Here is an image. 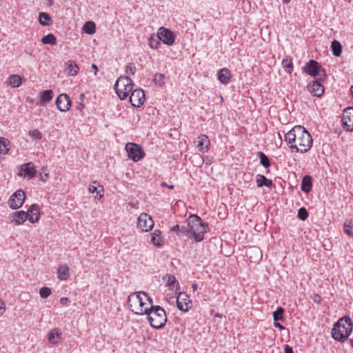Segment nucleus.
Instances as JSON below:
<instances>
[{
    "instance_id": "f257e3e1",
    "label": "nucleus",
    "mask_w": 353,
    "mask_h": 353,
    "mask_svg": "<svg viewBox=\"0 0 353 353\" xmlns=\"http://www.w3.org/2000/svg\"><path fill=\"white\" fill-rule=\"evenodd\" d=\"M285 141L296 152L304 153L312 145V138L308 131L301 125H296L285 134Z\"/></svg>"
},
{
    "instance_id": "f03ea898",
    "label": "nucleus",
    "mask_w": 353,
    "mask_h": 353,
    "mask_svg": "<svg viewBox=\"0 0 353 353\" xmlns=\"http://www.w3.org/2000/svg\"><path fill=\"white\" fill-rule=\"evenodd\" d=\"M353 330V322L349 316H345L334 323L332 329V337L339 342L347 340Z\"/></svg>"
},
{
    "instance_id": "7ed1b4c3",
    "label": "nucleus",
    "mask_w": 353,
    "mask_h": 353,
    "mask_svg": "<svg viewBox=\"0 0 353 353\" xmlns=\"http://www.w3.org/2000/svg\"><path fill=\"white\" fill-rule=\"evenodd\" d=\"M188 225L190 227L192 239L195 242H200L203 239L204 234L207 232L208 225L203 222L197 215L192 214L188 219Z\"/></svg>"
},
{
    "instance_id": "20e7f679",
    "label": "nucleus",
    "mask_w": 353,
    "mask_h": 353,
    "mask_svg": "<svg viewBox=\"0 0 353 353\" xmlns=\"http://www.w3.org/2000/svg\"><path fill=\"white\" fill-rule=\"evenodd\" d=\"M152 327L155 329L163 327L167 322V316L165 310L159 305H151L145 313Z\"/></svg>"
},
{
    "instance_id": "39448f33",
    "label": "nucleus",
    "mask_w": 353,
    "mask_h": 353,
    "mask_svg": "<svg viewBox=\"0 0 353 353\" xmlns=\"http://www.w3.org/2000/svg\"><path fill=\"white\" fill-rule=\"evenodd\" d=\"M141 292H134L128 296V303L129 308L135 314H145L150 307H145L146 302L141 296Z\"/></svg>"
},
{
    "instance_id": "423d86ee",
    "label": "nucleus",
    "mask_w": 353,
    "mask_h": 353,
    "mask_svg": "<svg viewBox=\"0 0 353 353\" xmlns=\"http://www.w3.org/2000/svg\"><path fill=\"white\" fill-rule=\"evenodd\" d=\"M133 84L132 79L127 77H120L115 83L114 89L121 100L125 99L132 92Z\"/></svg>"
},
{
    "instance_id": "0eeeda50",
    "label": "nucleus",
    "mask_w": 353,
    "mask_h": 353,
    "mask_svg": "<svg viewBox=\"0 0 353 353\" xmlns=\"http://www.w3.org/2000/svg\"><path fill=\"white\" fill-rule=\"evenodd\" d=\"M303 72L313 77L319 81H325L327 78V74L320 64L314 60H310L303 68Z\"/></svg>"
},
{
    "instance_id": "6e6552de",
    "label": "nucleus",
    "mask_w": 353,
    "mask_h": 353,
    "mask_svg": "<svg viewBox=\"0 0 353 353\" xmlns=\"http://www.w3.org/2000/svg\"><path fill=\"white\" fill-rule=\"evenodd\" d=\"M125 150L128 157L134 162H137L145 157V152L141 147L136 143H128Z\"/></svg>"
},
{
    "instance_id": "1a4fd4ad",
    "label": "nucleus",
    "mask_w": 353,
    "mask_h": 353,
    "mask_svg": "<svg viewBox=\"0 0 353 353\" xmlns=\"http://www.w3.org/2000/svg\"><path fill=\"white\" fill-rule=\"evenodd\" d=\"M157 37L163 43L167 46H172L175 42L176 35L173 31L165 27L159 28Z\"/></svg>"
},
{
    "instance_id": "9d476101",
    "label": "nucleus",
    "mask_w": 353,
    "mask_h": 353,
    "mask_svg": "<svg viewBox=\"0 0 353 353\" xmlns=\"http://www.w3.org/2000/svg\"><path fill=\"white\" fill-rule=\"evenodd\" d=\"M25 199V192L22 190H18L10 197L8 205L11 209L17 210L23 205Z\"/></svg>"
},
{
    "instance_id": "9b49d317",
    "label": "nucleus",
    "mask_w": 353,
    "mask_h": 353,
    "mask_svg": "<svg viewBox=\"0 0 353 353\" xmlns=\"http://www.w3.org/2000/svg\"><path fill=\"white\" fill-rule=\"evenodd\" d=\"M137 225L142 231L148 232L153 228L154 221L148 214L141 213L138 217Z\"/></svg>"
},
{
    "instance_id": "f8f14e48",
    "label": "nucleus",
    "mask_w": 353,
    "mask_h": 353,
    "mask_svg": "<svg viewBox=\"0 0 353 353\" xmlns=\"http://www.w3.org/2000/svg\"><path fill=\"white\" fill-rule=\"evenodd\" d=\"M130 102L134 107L141 106L145 101V94L143 90L136 89L132 90L130 96Z\"/></svg>"
},
{
    "instance_id": "ddd939ff",
    "label": "nucleus",
    "mask_w": 353,
    "mask_h": 353,
    "mask_svg": "<svg viewBox=\"0 0 353 353\" xmlns=\"http://www.w3.org/2000/svg\"><path fill=\"white\" fill-rule=\"evenodd\" d=\"M342 122L347 131H353V107H348L344 110Z\"/></svg>"
},
{
    "instance_id": "4468645a",
    "label": "nucleus",
    "mask_w": 353,
    "mask_h": 353,
    "mask_svg": "<svg viewBox=\"0 0 353 353\" xmlns=\"http://www.w3.org/2000/svg\"><path fill=\"white\" fill-rule=\"evenodd\" d=\"M56 105L61 112H65L71 107V100L68 94H61L56 99Z\"/></svg>"
},
{
    "instance_id": "2eb2a0df",
    "label": "nucleus",
    "mask_w": 353,
    "mask_h": 353,
    "mask_svg": "<svg viewBox=\"0 0 353 353\" xmlns=\"http://www.w3.org/2000/svg\"><path fill=\"white\" fill-rule=\"evenodd\" d=\"M191 303L189 296L185 292H179L176 299V307L183 312L188 311V305Z\"/></svg>"
},
{
    "instance_id": "dca6fc26",
    "label": "nucleus",
    "mask_w": 353,
    "mask_h": 353,
    "mask_svg": "<svg viewBox=\"0 0 353 353\" xmlns=\"http://www.w3.org/2000/svg\"><path fill=\"white\" fill-rule=\"evenodd\" d=\"M322 81L315 79L310 83L308 90L314 97H320L324 92V87L321 84Z\"/></svg>"
},
{
    "instance_id": "f3484780",
    "label": "nucleus",
    "mask_w": 353,
    "mask_h": 353,
    "mask_svg": "<svg viewBox=\"0 0 353 353\" xmlns=\"http://www.w3.org/2000/svg\"><path fill=\"white\" fill-rule=\"evenodd\" d=\"M26 213H28V220L31 223H35L40 219V208L37 204H32L28 208Z\"/></svg>"
},
{
    "instance_id": "a211bd4d",
    "label": "nucleus",
    "mask_w": 353,
    "mask_h": 353,
    "mask_svg": "<svg viewBox=\"0 0 353 353\" xmlns=\"http://www.w3.org/2000/svg\"><path fill=\"white\" fill-rule=\"evenodd\" d=\"M37 171L32 163H24L21 167L20 176H28L32 179L36 176Z\"/></svg>"
},
{
    "instance_id": "6ab92c4d",
    "label": "nucleus",
    "mask_w": 353,
    "mask_h": 353,
    "mask_svg": "<svg viewBox=\"0 0 353 353\" xmlns=\"http://www.w3.org/2000/svg\"><path fill=\"white\" fill-rule=\"evenodd\" d=\"M28 217V213L23 210L15 212L10 214L11 221L17 225L23 224Z\"/></svg>"
},
{
    "instance_id": "aec40b11",
    "label": "nucleus",
    "mask_w": 353,
    "mask_h": 353,
    "mask_svg": "<svg viewBox=\"0 0 353 353\" xmlns=\"http://www.w3.org/2000/svg\"><path fill=\"white\" fill-rule=\"evenodd\" d=\"M217 78L221 83L227 85L232 78L230 70L226 68L220 69L217 72Z\"/></svg>"
},
{
    "instance_id": "412c9836",
    "label": "nucleus",
    "mask_w": 353,
    "mask_h": 353,
    "mask_svg": "<svg viewBox=\"0 0 353 353\" xmlns=\"http://www.w3.org/2000/svg\"><path fill=\"white\" fill-rule=\"evenodd\" d=\"M163 280L166 282V285L170 289L176 290L179 289V283L174 275L167 274L163 277Z\"/></svg>"
},
{
    "instance_id": "4be33fe9",
    "label": "nucleus",
    "mask_w": 353,
    "mask_h": 353,
    "mask_svg": "<svg viewBox=\"0 0 353 353\" xmlns=\"http://www.w3.org/2000/svg\"><path fill=\"white\" fill-rule=\"evenodd\" d=\"M198 139L197 148L199 150L203 152L208 150V145L210 144L208 137L205 134H201L198 137Z\"/></svg>"
},
{
    "instance_id": "5701e85b",
    "label": "nucleus",
    "mask_w": 353,
    "mask_h": 353,
    "mask_svg": "<svg viewBox=\"0 0 353 353\" xmlns=\"http://www.w3.org/2000/svg\"><path fill=\"white\" fill-rule=\"evenodd\" d=\"M70 276L69 267L66 264L60 265L57 269V278L65 281Z\"/></svg>"
},
{
    "instance_id": "b1692460",
    "label": "nucleus",
    "mask_w": 353,
    "mask_h": 353,
    "mask_svg": "<svg viewBox=\"0 0 353 353\" xmlns=\"http://www.w3.org/2000/svg\"><path fill=\"white\" fill-rule=\"evenodd\" d=\"M89 191L92 194L96 193L95 198L101 199L103 196L101 192L103 191V188L99 185L97 181H93L89 187Z\"/></svg>"
},
{
    "instance_id": "393cba45",
    "label": "nucleus",
    "mask_w": 353,
    "mask_h": 353,
    "mask_svg": "<svg viewBox=\"0 0 353 353\" xmlns=\"http://www.w3.org/2000/svg\"><path fill=\"white\" fill-rule=\"evenodd\" d=\"M256 184H257V186L259 188L263 187V186L270 188L273 185L272 181L270 179H268L264 175H262V174L257 175Z\"/></svg>"
},
{
    "instance_id": "a878e982",
    "label": "nucleus",
    "mask_w": 353,
    "mask_h": 353,
    "mask_svg": "<svg viewBox=\"0 0 353 353\" xmlns=\"http://www.w3.org/2000/svg\"><path fill=\"white\" fill-rule=\"evenodd\" d=\"M312 177L309 175L305 176L301 182V190L308 193L312 189Z\"/></svg>"
},
{
    "instance_id": "bb28decb",
    "label": "nucleus",
    "mask_w": 353,
    "mask_h": 353,
    "mask_svg": "<svg viewBox=\"0 0 353 353\" xmlns=\"http://www.w3.org/2000/svg\"><path fill=\"white\" fill-rule=\"evenodd\" d=\"M61 333L57 329H53L48 333V341L55 345L58 343V340L61 339Z\"/></svg>"
},
{
    "instance_id": "cd10ccee",
    "label": "nucleus",
    "mask_w": 353,
    "mask_h": 353,
    "mask_svg": "<svg viewBox=\"0 0 353 353\" xmlns=\"http://www.w3.org/2000/svg\"><path fill=\"white\" fill-rule=\"evenodd\" d=\"M39 23L43 26H49L52 23V19L49 14L40 12L39 15Z\"/></svg>"
},
{
    "instance_id": "c85d7f7f",
    "label": "nucleus",
    "mask_w": 353,
    "mask_h": 353,
    "mask_svg": "<svg viewBox=\"0 0 353 353\" xmlns=\"http://www.w3.org/2000/svg\"><path fill=\"white\" fill-rule=\"evenodd\" d=\"M10 141L5 137L0 138V154L6 155L10 151Z\"/></svg>"
},
{
    "instance_id": "c756f323",
    "label": "nucleus",
    "mask_w": 353,
    "mask_h": 353,
    "mask_svg": "<svg viewBox=\"0 0 353 353\" xmlns=\"http://www.w3.org/2000/svg\"><path fill=\"white\" fill-rule=\"evenodd\" d=\"M151 242L154 245L157 247H161L162 245V238L161 236L160 230H156L154 231L151 236Z\"/></svg>"
},
{
    "instance_id": "7c9ffc66",
    "label": "nucleus",
    "mask_w": 353,
    "mask_h": 353,
    "mask_svg": "<svg viewBox=\"0 0 353 353\" xmlns=\"http://www.w3.org/2000/svg\"><path fill=\"white\" fill-rule=\"evenodd\" d=\"M66 70H68V73L69 75L75 76L79 72V68L77 63L72 61H69L67 63Z\"/></svg>"
},
{
    "instance_id": "2f4dec72",
    "label": "nucleus",
    "mask_w": 353,
    "mask_h": 353,
    "mask_svg": "<svg viewBox=\"0 0 353 353\" xmlns=\"http://www.w3.org/2000/svg\"><path fill=\"white\" fill-rule=\"evenodd\" d=\"M332 54L336 57H339L342 53V46L341 43L336 40H334L331 43Z\"/></svg>"
},
{
    "instance_id": "473e14b6",
    "label": "nucleus",
    "mask_w": 353,
    "mask_h": 353,
    "mask_svg": "<svg viewBox=\"0 0 353 353\" xmlns=\"http://www.w3.org/2000/svg\"><path fill=\"white\" fill-rule=\"evenodd\" d=\"M53 92L51 90H47L41 93L40 102L41 104H45L52 99Z\"/></svg>"
},
{
    "instance_id": "72a5a7b5",
    "label": "nucleus",
    "mask_w": 353,
    "mask_h": 353,
    "mask_svg": "<svg viewBox=\"0 0 353 353\" xmlns=\"http://www.w3.org/2000/svg\"><path fill=\"white\" fill-rule=\"evenodd\" d=\"M10 85L13 88H18L22 83V78L17 74H12L9 77Z\"/></svg>"
},
{
    "instance_id": "f704fd0d",
    "label": "nucleus",
    "mask_w": 353,
    "mask_h": 353,
    "mask_svg": "<svg viewBox=\"0 0 353 353\" xmlns=\"http://www.w3.org/2000/svg\"><path fill=\"white\" fill-rule=\"evenodd\" d=\"M344 232L350 236H353V220L347 219L344 223Z\"/></svg>"
},
{
    "instance_id": "c9c22d12",
    "label": "nucleus",
    "mask_w": 353,
    "mask_h": 353,
    "mask_svg": "<svg viewBox=\"0 0 353 353\" xmlns=\"http://www.w3.org/2000/svg\"><path fill=\"white\" fill-rule=\"evenodd\" d=\"M283 68L288 74H291L293 70V64L290 57H286L282 61Z\"/></svg>"
},
{
    "instance_id": "e433bc0d",
    "label": "nucleus",
    "mask_w": 353,
    "mask_h": 353,
    "mask_svg": "<svg viewBox=\"0 0 353 353\" xmlns=\"http://www.w3.org/2000/svg\"><path fill=\"white\" fill-rule=\"evenodd\" d=\"M41 42L43 44L54 46L57 44V39L53 34H48L41 39Z\"/></svg>"
},
{
    "instance_id": "4c0bfd02",
    "label": "nucleus",
    "mask_w": 353,
    "mask_h": 353,
    "mask_svg": "<svg viewBox=\"0 0 353 353\" xmlns=\"http://www.w3.org/2000/svg\"><path fill=\"white\" fill-rule=\"evenodd\" d=\"M84 32L88 34H92L95 32L96 26L92 21H87L83 28Z\"/></svg>"
},
{
    "instance_id": "58836bf2",
    "label": "nucleus",
    "mask_w": 353,
    "mask_h": 353,
    "mask_svg": "<svg viewBox=\"0 0 353 353\" xmlns=\"http://www.w3.org/2000/svg\"><path fill=\"white\" fill-rule=\"evenodd\" d=\"M164 79H165V76L163 74L157 73V74H155V75L154 77L153 81L156 85H157L159 87H162L165 84Z\"/></svg>"
},
{
    "instance_id": "ea45409f",
    "label": "nucleus",
    "mask_w": 353,
    "mask_h": 353,
    "mask_svg": "<svg viewBox=\"0 0 353 353\" xmlns=\"http://www.w3.org/2000/svg\"><path fill=\"white\" fill-rule=\"evenodd\" d=\"M258 154L260 158L261 164L265 168H269L270 166V162L268 157L262 152H259Z\"/></svg>"
},
{
    "instance_id": "a19ab883",
    "label": "nucleus",
    "mask_w": 353,
    "mask_h": 353,
    "mask_svg": "<svg viewBox=\"0 0 353 353\" xmlns=\"http://www.w3.org/2000/svg\"><path fill=\"white\" fill-rule=\"evenodd\" d=\"M285 310L283 307H279L276 311L273 312V319L274 321H278L283 319V313Z\"/></svg>"
},
{
    "instance_id": "79ce46f5",
    "label": "nucleus",
    "mask_w": 353,
    "mask_h": 353,
    "mask_svg": "<svg viewBox=\"0 0 353 353\" xmlns=\"http://www.w3.org/2000/svg\"><path fill=\"white\" fill-rule=\"evenodd\" d=\"M52 293L50 288L48 287H43L39 290L40 296L43 299L48 298Z\"/></svg>"
},
{
    "instance_id": "37998d69",
    "label": "nucleus",
    "mask_w": 353,
    "mask_h": 353,
    "mask_svg": "<svg viewBox=\"0 0 353 353\" xmlns=\"http://www.w3.org/2000/svg\"><path fill=\"white\" fill-rule=\"evenodd\" d=\"M308 216V212L305 208H301L297 214V217L301 220L305 221Z\"/></svg>"
},
{
    "instance_id": "c03bdc74",
    "label": "nucleus",
    "mask_w": 353,
    "mask_h": 353,
    "mask_svg": "<svg viewBox=\"0 0 353 353\" xmlns=\"http://www.w3.org/2000/svg\"><path fill=\"white\" fill-rule=\"evenodd\" d=\"M28 134L34 139L39 140L42 138L41 132L37 129L30 130Z\"/></svg>"
},
{
    "instance_id": "a18cd8bd",
    "label": "nucleus",
    "mask_w": 353,
    "mask_h": 353,
    "mask_svg": "<svg viewBox=\"0 0 353 353\" xmlns=\"http://www.w3.org/2000/svg\"><path fill=\"white\" fill-rule=\"evenodd\" d=\"M179 232L185 234L189 239H192L190 227L188 225L180 227Z\"/></svg>"
},
{
    "instance_id": "49530a36",
    "label": "nucleus",
    "mask_w": 353,
    "mask_h": 353,
    "mask_svg": "<svg viewBox=\"0 0 353 353\" xmlns=\"http://www.w3.org/2000/svg\"><path fill=\"white\" fill-rule=\"evenodd\" d=\"M254 253L256 255V259L261 258L262 254L261 251L259 250V248L253 247L250 248V250L247 252V254Z\"/></svg>"
},
{
    "instance_id": "de8ad7c7",
    "label": "nucleus",
    "mask_w": 353,
    "mask_h": 353,
    "mask_svg": "<svg viewBox=\"0 0 353 353\" xmlns=\"http://www.w3.org/2000/svg\"><path fill=\"white\" fill-rule=\"evenodd\" d=\"M136 71V67L133 63H129L125 67V72L131 74H134Z\"/></svg>"
},
{
    "instance_id": "09e8293b",
    "label": "nucleus",
    "mask_w": 353,
    "mask_h": 353,
    "mask_svg": "<svg viewBox=\"0 0 353 353\" xmlns=\"http://www.w3.org/2000/svg\"><path fill=\"white\" fill-rule=\"evenodd\" d=\"M149 45L151 48L157 49L159 46L161 45V43L159 41L154 40L153 39H151L149 41Z\"/></svg>"
},
{
    "instance_id": "8fccbe9b",
    "label": "nucleus",
    "mask_w": 353,
    "mask_h": 353,
    "mask_svg": "<svg viewBox=\"0 0 353 353\" xmlns=\"http://www.w3.org/2000/svg\"><path fill=\"white\" fill-rule=\"evenodd\" d=\"M6 311L5 303L0 299V316H2Z\"/></svg>"
},
{
    "instance_id": "3c124183",
    "label": "nucleus",
    "mask_w": 353,
    "mask_h": 353,
    "mask_svg": "<svg viewBox=\"0 0 353 353\" xmlns=\"http://www.w3.org/2000/svg\"><path fill=\"white\" fill-rule=\"evenodd\" d=\"M39 176L41 181L46 182L49 178V174L45 173L44 175H43L41 173H39Z\"/></svg>"
},
{
    "instance_id": "603ef678",
    "label": "nucleus",
    "mask_w": 353,
    "mask_h": 353,
    "mask_svg": "<svg viewBox=\"0 0 353 353\" xmlns=\"http://www.w3.org/2000/svg\"><path fill=\"white\" fill-rule=\"evenodd\" d=\"M312 300L314 302L316 303H320L321 302V297L318 294H314L312 296Z\"/></svg>"
},
{
    "instance_id": "864d4df0",
    "label": "nucleus",
    "mask_w": 353,
    "mask_h": 353,
    "mask_svg": "<svg viewBox=\"0 0 353 353\" xmlns=\"http://www.w3.org/2000/svg\"><path fill=\"white\" fill-rule=\"evenodd\" d=\"M141 292V294H143L145 296L146 301H148L149 302L150 307H151V305H152V303H153L152 298L148 296V295L146 292Z\"/></svg>"
},
{
    "instance_id": "5fc2aeb1",
    "label": "nucleus",
    "mask_w": 353,
    "mask_h": 353,
    "mask_svg": "<svg viewBox=\"0 0 353 353\" xmlns=\"http://www.w3.org/2000/svg\"><path fill=\"white\" fill-rule=\"evenodd\" d=\"M284 353H294L292 348L288 345H285L284 348Z\"/></svg>"
},
{
    "instance_id": "6e6d98bb",
    "label": "nucleus",
    "mask_w": 353,
    "mask_h": 353,
    "mask_svg": "<svg viewBox=\"0 0 353 353\" xmlns=\"http://www.w3.org/2000/svg\"><path fill=\"white\" fill-rule=\"evenodd\" d=\"M68 299L67 297H62L60 299V303L62 304V305H66L68 303Z\"/></svg>"
},
{
    "instance_id": "4d7b16f0",
    "label": "nucleus",
    "mask_w": 353,
    "mask_h": 353,
    "mask_svg": "<svg viewBox=\"0 0 353 353\" xmlns=\"http://www.w3.org/2000/svg\"><path fill=\"white\" fill-rule=\"evenodd\" d=\"M92 69L93 70V72H94V75H97L98 71H99V69H98V67L96 64L93 63L92 65Z\"/></svg>"
},
{
    "instance_id": "13d9d810",
    "label": "nucleus",
    "mask_w": 353,
    "mask_h": 353,
    "mask_svg": "<svg viewBox=\"0 0 353 353\" xmlns=\"http://www.w3.org/2000/svg\"><path fill=\"white\" fill-rule=\"evenodd\" d=\"M274 326L276 327H278L281 330H283L285 328L284 326H283L281 323H278L277 321H275Z\"/></svg>"
},
{
    "instance_id": "bf43d9fd",
    "label": "nucleus",
    "mask_w": 353,
    "mask_h": 353,
    "mask_svg": "<svg viewBox=\"0 0 353 353\" xmlns=\"http://www.w3.org/2000/svg\"><path fill=\"white\" fill-rule=\"evenodd\" d=\"M179 230H180V226L179 225H176L172 228L171 231L179 232Z\"/></svg>"
},
{
    "instance_id": "052dcab7",
    "label": "nucleus",
    "mask_w": 353,
    "mask_h": 353,
    "mask_svg": "<svg viewBox=\"0 0 353 353\" xmlns=\"http://www.w3.org/2000/svg\"><path fill=\"white\" fill-rule=\"evenodd\" d=\"M161 185L162 187H166V188H169V189H173V188H174V185H168V184H167L165 182H163V183L161 184Z\"/></svg>"
},
{
    "instance_id": "680f3d73",
    "label": "nucleus",
    "mask_w": 353,
    "mask_h": 353,
    "mask_svg": "<svg viewBox=\"0 0 353 353\" xmlns=\"http://www.w3.org/2000/svg\"><path fill=\"white\" fill-rule=\"evenodd\" d=\"M77 108H78L79 110H82V109H83V108H84V104H83L82 103H80L79 104V105H78Z\"/></svg>"
},
{
    "instance_id": "e2e57ef3",
    "label": "nucleus",
    "mask_w": 353,
    "mask_h": 353,
    "mask_svg": "<svg viewBox=\"0 0 353 353\" xmlns=\"http://www.w3.org/2000/svg\"><path fill=\"white\" fill-rule=\"evenodd\" d=\"M192 288L193 289L194 291H196L197 290V285L195 283H193L192 285Z\"/></svg>"
},
{
    "instance_id": "0e129e2a",
    "label": "nucleus",
    "mask_w": 353,
    "mask_h": 353,
    "mask_svg": "<svg viewBox=\"0 0 353 353\" xmlns=\"http://www.w3.org/2000/svg\"><path fill=\"white\" fill-rule=\"evenodd\" d=\"M79 99L81 101H83L85 99V94H81L80 96H79Z\"/></svg>"
},
{
    "instance_id": "69168bd1",
    "label": "nucleus",
    "mask_w": 353,
    "mask_h": 353,
    "mask_svg": "<svg viewBox=\"0 0 353 353\" xmlns=\"http://www.w3.org/2000/svg\"><path fill=\"white\" fill-rule=\"evenodd\" d=\"M290 0H283V3H290Z\"/></svg>"
},
{
    "instance_id": "338daca9",
    "label": "nucleus",
    "mask_w": 353,
    "mask_h": 353,
    "mask_svg": "<svg viewBox=\"0 0 353 353\" xmlns=\"http://www.w3.org/2000/svg\"><path fill=\"white\" fill-rule=\"evenodd\" d=\"M351 93H352V97H353V85L351 88Z\"/></svg>"
},
{
    "instance_id": "774afa93",
    "label": "nucleus",
    "mask_w": 353,
    "mask_h": 353,
    "mask_svg": "<svg viewBox=\"0 0 353 353\" xmlns=\"http://www.w3.org/2000/svg\"><path fill=\"white\" fill-rule=\"evenodd\" d=\"M351 346L353 347V339L350 340Z\"/></svg>"
}]
</instances>
